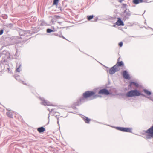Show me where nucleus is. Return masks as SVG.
<instances>
[{"instance_id": "obj_8", "label": "nucleus", "mask_w": 153, "mask_h": 153, "mask_svg": "<svg viewBox=\"0 0 153 153\" xmlns=\"http://www.w3.org/2000/svg\"><path fill=\"white\" fill-rule=\"evenodd\" d=\"M118 20L116 22V24L118 26H124V24L123 22L120 18H118Z\"/></svg>"}, {"instance_id": "obj_20", "label": "nucleus", "mask_w": 153, "mask_h": 153, "mask_svg": "<svg viewBox=\"0 0 153 153\" xmlns=\"http://www.w3.org/2000/svg\"><path fill=\"white\" fill-rule=\"evenodd\" d=\"M133 85H134L135 86L137 87L138 85V84L137 83H136L135 82H131L130 84V86H131Z\"/></svg>"}, {"instance_id": "obj_15", "label": "nucleus", "mask_w": 153, "mask_h": 153, "mask_svg": "<svg viewBox=\"0 0 153 153\" xmlns=\"http://www.w3.org/2000/svg\"><path fill=\"white\" fill-rule=\"evenodd\" d=\"M27 33H26L25 32V31H21V32L19 33V35H20V36H28V35H27Z\"/></svg>"}, {"instance_id": "obj_24", "label": "nucleus", "mask_w": 153, "mask_h": 153, "mask_svg": "<svg viewBox=\"0 0 153 153\" xmlns=\"http://www.w3.org/2000/svg\"><path fill=\"white\" fill-rule=\"evenodd\" d=\"M93 17V15H91L89 16H87V18L89 20H91L92 19Z\"/></svg>"}, {"instance_id": "obj_9", "label": "nucleus", "mask_w": 153, "mask_h": 153, "mask_svg": "<svg viewBox=\"0 0 153 153\" xmlns=\"http://www.w3.org/2000/svg\"><path fill=\"white\" fill-rule=\"evenodd\" d=\"M123 76L124 78L126 79H128L129 78V75L128 74L126 71H123Z\"/></svg>"}, {"instance_id": "obj_14", "label": "nucleus", "mask_w": 153, "mask_h": 153, "mask_svg": "<svg viewBox=\"0 0 153 153\" xmlns=\"http://www.w3.org/2000/svg\"><path fill=\"white\" fill-rule=\"evenodd\" d=\"M38 131L39 133L43 132L45 131V128L43 127H41L38 128Z\"/></svg>"}, {"instance_id": "obj_23", "label": "nucleus", "mask_w": 153, "mask_h": 153, "mask_svg": "<svg viewBox=\"0 0 153 153\" xmlns=\"http://www.w3.org/2000/svg\"><path fill=\"white\" fill-rule=\"evenodd\" d=\"M59 0H54L53 3V5H57Z\"/></svg>"}, {"instance_id": "obj_29", "label": "nucleus", "mask_w": 153, "mask_h": 153, "mask_svg": "<svg viewBox=\"0 0 153 153\" xmlns=\"http://www.w3.org/2000/svg\"><path fill=\"white\" fill-rule=\"evenodd\" d=\"M59 115V114L58 113V115H56V117L57 119V120H58L57 123L59 125V118L57 117V116L58 115Z\"/></svg>"}, {"instance_id": "obj_6", "label": "nucleus", "mask_w": 153, "mask_h": 153, "mask_svg": "<svg viewBox=\"0 0 153 153\" xmlns=\"http://www.w3.org/2000/svg\"><path fill=\"white\" fill-rule=\"evenodd\" d=\"M42 101V102H41V104L42 105H43L45 106L47 105V106H51L52 105V104L50 102L48 101L47 100H45L44 98H41L40 99Z\"/></svg>"}, {"instance_id": "obj_21", "label": "nucleus", "mask_w": 153, "mask_h": 153, "mask_svg": "<svg viewBox=\"0 0 153 153\" xmlns=\"http://www.w3.org/2000/svg\"><path fill=\"white\" fill-rule=\"evenodd\" d=\"M146 137L148 139H151L152 138H153V135L152 134H149L147 135Z\"/></svg>"}, {"instance_id": "obj_2", "label": "nucleus", "mask_w": 153, "mask_h": 153, "mask_svg": "<svg viewBox=\"0 0 153 153\" xmlns=\"http://www.w3.org/2000/svg\"><path fill=\"white\" fill-rule=\"evenodd\" d=\"M141 95L140 91L135 89L131 90L128 92L126 94V96L128 97H133L135 96H138Z\"/></svg>"}, {"instance_id": "obj_7", "label": "nucleus", "mask_w": 153, "mask_h": 153, "mask_svg": "<svg viewBox=\"0 0 153 153\" xmlns=\"http://www.w3.org/2000/svg\"><path fill=\"white\" fill-rule=\"evenodd\" d=\"M98 93L99 94H104L105 95H108L110 94L108 91L105 89H103L100 90L98 92Z\"/></svg>"}, {"instance_id": "obj_12", "label": "nucleus", "mask_w": 153, "mask_h": 153, "mask_svg": "<svg viewBox=\"0 0 153 153\" xmlns=\"http://www.w3.org/2000/svg\"><path fill=\"white\" fill-rule=\"evenodd\" d=\"M82 118L86 123H88L90 121V120L88 117L84 116H83Z\"/></svg>"}, {"instance_id": "obj_1", "label": "nucleus", "mask_w": 153, "mask_h": 153, "mask_svg": "<svg viewBox=\"0 0 153 153\" xmlns=\"http://www.w3.org/2000/svg\"><path fill=\"white\" fill-rule=\"evenodd\" d=\"M95 93L93 91H87L83 94V97L80 98L77 104H76L77 105H79L82 102H84L85 101V98H86L89 97L94 96L93 99L99 97L98 95H94Z\"/></svg>"}, {"instance_id": "obj_22", "label": "nucleus", "mask_w": 153, "mask_h": 153, "mask_svg": "<svg viewBox=\"0 0 153 153\" xmlns=\"http://www.w3.org/2000/svg\"><path fill=\"white\" fill-rule=\"evenodd\" d=\"M127 5L126 4H122V7L125 10L127 9Z\"/></svg>"}, {"instance_id": "obj_38", "label": "nucleus", "mask_w": 153, "mask_h": 153, "mask_svg": "<svg viewBox=\"0 0 153 153\" xmlns=\"http://www.w3.org/2000/svg\"><path fill=\"white\" fill-rule=\"evenodd\" d=\"M17 77H18V76H17V77H16L15 78H16V79H17Z\"/></svg>"}, {"instance_id": "obj_27", "label": "nucleus", "mask_w": 153, "mask_h": 153, "mask_svg": "<svg viewBox=\"0 0 153 153\" xmlns=\"http://www.w3.org/2000/svg\"><path fill=\"white\" fill-rule=\"evenodd\" d=\"M133 2L135 4H137L139 3V0H133Z\"/></svg>"}, {"instance_id": "obj_17", "label": "nucleus", "mask_w": 153, "mask_h": 153, "mask_svg": "<svg viewBox=\"0 0 153 153\" xmlns=\"http://www.w3.org/2000/svg\"><path fill=\"white\" fill-rule=\"evenodd\" d=\"M117 66V68H118L119 66H121L123 65V63L122 61H120V62H118L117 64L116 65Z\"/></svg>"}, {"instance_id": "obj_31", "label": "nucleus", "mask_w": 153, "mask_h": 153, "mask_svg": "<svg viewBox=\"0 0 153 153\" xmlns=\"http://www.w3.org/2000/svg\"><path fill=\"white\" fill-rule=\"evenodd\" d=\"M3 33V30H1L0 31V35H2Z\"/></svg>"}, {"instance_id": "obj_5", "label": "nucleus", "mask_w": 153, "mask_h": 153, "mask_svg": "<svg viewBox=\"0 0 153 153\" xmlns=\"http://www.w3.org/2000/svg\"><path fill=\"white\" fill-rule=\"evenodd\" d=\"M119 70V68H117V66L116 65H114L109 70V72L110 74H113L116 71Z\"/></svg>"}, {"instance_id": "obj_33", "label": "nucleus", "mask_w": 153, "mask_h": 153, "mask_svg": "<svg viewBox=\"0 0 153 153\" xmlns=\"http://www.w3.org/2000/svg\"><path fill=\"white\" fill-rule=\"evenodd\" d=\"M48 110L50 112H51L54 109H51V110H50V109H48Z\"/></svg>"}, {"instance_id": "obj_18", "label": "nucleus", "mask_w": 153, "mask_h": 153, "mask_svg": "<svg viewBox=\"0 0 153 153\" xmlns=\"http://www.w3.org/2000/svg\"><path fill=\"white\" fill-rule=\"evenodd\" d=\"M143 91L144 92L147 94L148 95H150L151 94V93L150 91H149L146 90V89H144L143 90Z\"/></svg>"}, {"instance_id": "obj_19", "label": "nucleus", "mask_w": 153, "mask_h": 153, "mask_svg": "<svg viewBox=\"0 0 153 153\" xmlns=\"http://www.w3.org/2000/svg\"><path fill=\"white\" fill-rule=\"evenodd\" d=\"M116 128L118 130L123 132L124 128L121 127H116Z\"/></svg>"}, {"instance_id": "obj_28", "label": "nucleus", "mask_w": 153, "mask_h": 153, "mask_svg": "<svg viewBox=\"0 0 153 153\" xmlns=\"http://www.w3.org/2000/svg\"><path fill=\"white\" fill-rule=\"evenodd\" d=\"M144 96H145L146 98L149 99L150 100L153 101V97L151 96V97H146L145 95H144Z\"/></svg>"}, {"instance_id": "obj_26", "label": "nucleus", "mask_w": 153, "mask_h": 153, "mask_svg": "<svg viewBox=\"0 0 153 153\" xmlns=\"http://www.w3.org/2000/svg\"><path fill=\"white\" fill-rule=\"evenodd\" d=\"M21 66V64H20L19 66L17 68L16 71L18 72H19L21 71L20 68Z\"/></svg>"}, {"instance_id": "obj_25", "label": "nucleus", "mask_w": 153, "mask_h": 153, "mask_svg": "<svg viewBox=\"0 0 153 153\" xmlns=\"http://www.w3.org/2000/svg\"><path fill=\"white\" fill-rule=\"evenodd\" d=\"M7 115L10 118H12L13 117V115L12 114H11L9 112H7Z\"/></svg>"}, {"instance_id": "obj_16", "label": "nucleus", "mask_w": 153, "mask_h": 153, "mask_svg": "<svg viewBox=\"0 0 153 153\" xmlns=\"http://www.w3.org/2000/svg\"><path fill=\"white\" fill-rule=\"evenodd\" d=\"M56 31V30L54 28H53V30L51 29H47L46 31L48 33H50L51 32H54Z\"/></svg>"}, {"instance_id": "obj_13", "label": "nucleus", "mask_w": 153, "mask_h": 153, "mask_svg": "<svg viewBox=\"0 0 153 153\" xmlns=\"http://www.w3.org/2000/svg\"><path fill=\"white\" fill-rule=\"evenodd\" d=\"M132 129L131 128H124L123 132H131Z\"/></svg>"}, {"instance_id": "obj_37", "label": "nucleus", "mask_w": 153, "mask_h": 153, "mask_svg": "<svg viewBox=\"0 0 153 153\" xmlns=\"http://www.w3.org/2000/svg\"><path fill=\"white\" fill-rule=\"evenodd\" d=\"M22 83L24 84H25V85H26V84L24 82H22Z\"/></svg>"}, {"instance_id": "obj_10", "label": "nucleus", "mask_w": 153, "mask_h": 153, "mask_svg": "<svg viewBox=\"0 0 153 153\" xmlns=\"http://www.w3.org/2000/svg\"><path fill=\"white\" fill-rule=\"evenodd\" d=\"M146 133L153 135V125L145 132Z\"/></svg>"}, {"instance_id": "obj_3", "label": "nucleus", "mask_w": 153, "mask_h": 153, "mask_svg": "<svg viewBox=\"0 0 153 153\" xmlns=\"http://www.w3.org/2000/svg\"><path fill=\"white\" fill-rule=\"evenodd\" d=\"M131 14L128 9L125 10L122 13L121 16L123 20H125L126 19H129Z\"/></svg>"}, {"instance_id": "obj_35", "label": "nucleus", "mask_w": 153, "mask_h": 153, "mask_svg": "<svg viewBox=\"0 0 153 153\" xmlns=\"http://www.w3.org/2000/svg\"><path fill=\"white\" fill-rule=\"evenodd\" d=\"M139 2H143V0H139Z\"/></svg>"}, {"instance_id": "obj_30", "label": "nucleus", "mask_w": 153, "mask_h": 153, "mask_svg": "<svg viewBox=\"0 0 153 153\" xmlns=\"http://www.w3.org/2000/svg\"><path fill=\"white\" fill-rule=\"evenodd\" d=\"M123 44V42H121L119 43V45L120 47H121L122 46Z\"/></svg>"}, {"instance_id": "obj_34", "label": "nucleus", "mask_w": 153, "mask_h": 153, "mask_svg": "<svg viewBox=\"0 0 153 153\" xmlns=\"http://www.w3.org/2000/svg\"><path fill=\"white\" fill-rule=\"evenodd\" d=\"M59 36L60 37H62L63 39H65V38H64V36H63L62 34H60Z\"/></svg>"}, {"instance_id": "obj_36", "label": "nucleus", "mask_w": 153, "mask_h": 153, "mask_svg": "<svg viewBox=\"0 0 153 153\" xmlns=\"http://www.w3.org/2000/svg\"><path fill=\"white\" fill-rule=\"evenodd\" d=\"M123 1V0H119V1L120 3H121Z\"/></svg>"}, {"instance_id": "obj_32", "label": "nucleus", "mask_w": 153, "mask_h": 153, "mask_svg": "<svg viewBox=\"0 0 153 153\" xmlns=\"http://www.w3.org/2000/svg\"><path fill=\"white\" fill-rule=\"evenodd\" d=\"M33 19H36V17H33V18H32V17L31 18V21L32 22H33Z\"/></svg>"}, {"instance_id": "obj_4", "label": "nucleus", "mask_w": 153, "mask_h": 153, "mask_svg": "<svg viewBox=\"0 0 153 153\" xmlns=\"http://www.w3.org/2000/svg\"><path fill=\"white\" fill-rule=\"evenodd\" d=\"M2 56V58H4L5 59H8L10 56V53L6 51H3L1 53L0 51V57L1 56Z\"/></svg>"}, {"instance_id": "obj_11", "label": "nucleus", "mask_w": 153, "mask_h": 153, "mask_svg": "<svg viewBox=\"0 0 153 153\" xmlns=\"http://www.w3.org/2000/svg\"><path fill=\"white\" fill-rule=\"evenodd\" d=\"M39 25L40 26H43L48 25L45 21L43 20H41L39 21Z\"/></svg>"}]
</instances>
